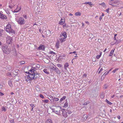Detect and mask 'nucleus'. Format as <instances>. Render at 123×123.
<instances>
[{
	"mask_svg": "<svg viewBox=\"0 0 123 123\" xmlns=\"http://www.w3.org/2000/svg\"><path fill=\"white\" fill-rule=\"evenodd\" d=\"M36 10L38 13H40L41 12H43V10H42V8H37Z\"/></svg>",
	"mask_w": 123,
	"mask_h": 123,
	"instance_id": "15",
	"label": "nucleus"
},
{
	"mask_svg": "<svg viewBox=\"0 0 123 123\" xmlns=\"http://www.w3.org/2000/svg\"><path fill=\"white\" fill-rule=\"evenodd\" d=\"M0 18L3 19H5L7 18L6 16L0 12Z\"/></svg>",
	"mask_w": 123,
	"mask_h": 123,
	"instance_id": "8",
	"label": "nucleus"
},
{
	"mask_svg": "<svg viewBox=\"0 0 123 123\" xmlns=\"http://www.w3.org/2000/svg\"><path fill=\"white\" fill-rule=\"evenodd\" d=\"M56 67L55 66L54 67L53 66L52 67L51 69L53 70L54 71L55 69V67Z\"/></svg>",
	"mask_w": 123,
	"mask_h": 123,
	"instance_id": "51",
	"label": "nucleus"
},
{
	"mask_svg": "<svg viewBox=\"0 0 123 123\" xmlns=\"http://www.w3.org/2000/svg\"><path fill=\"white\" fill-rule=\"evenodd\" d=\"M109 4L113 7H118L120 4L118 0L115 1L113 2H110Z\"/></svg>",
	"mask_w": 123,
	"mask_h": 123,
	"instance_id": "4",
	"label": "nucleus"
},
{
	"mask_svg": "<svg viewBox=\"0 0 123 123\" xmlns=\"http://www.w3.org/2000/svg\"><path fill=\"white\" fill-rule=\"evenodd\" d=\"M15 20L18 22V23L20 25H24L25 23V21L23 18H16Z\"/></svg>",
	"mask_w": 123,
	"mask_h": 123,
	"instance_id": "3",
	"label": "nucleus"
},
{
	"mask_svg": "<svg viewBox=\"0 0 123 123\" xmlns=\"http://www.w3.org/2000/svg\"><path fill=\"white\" fill-rule=\"evenodd\" d=\"M54 71L56 72L57 74H59L60 73V70L56 67H55V68Z\"/></svg>",
	"mask_w": 123,
	"mask_h": 123,
	"instance_id": "12",
	"label": "nucleus"
},
{
	"mask_svg": "<svg viewBox=\"0 0 123 123\" xmlns=\"http://www.w3.org/2000/svg\"><path fill=\"white\" fill-rule=\"evenodd\" d=\"M7 75L10 76V75H11V74L9 72L7 74Z\"/></svg>",
	"mask_w": 123,
	"mask_h": 123,
	"instance_id": "56",
	"label": "nucleus"
},
{
	"mask_svg": "<svg viewBox=\"0 0 123 123\" xmlns=\"http://www.w3.org/2000/svg\"><path fill=\"white\" fill-rule=\"evenodd\" d=\"M115 50V49H114L113 50H112L110 52V54L109 55V56H111L113 54V53L114 52V50Z\"/></svg>",
	"mask_w": 123,
	"mask_h": 123,
	"instance_id": "18",
	"label": "nucleus"
},
{
	"mask_svg": "<svg viewBox=\"0 0 123 123\" xmlns=\"http://www.w3.org/2000/svg\"><path fill=\"white\" fill-rule=\"evenodd\" d=\"M35 70L31 68L28 72L29 75L27 76V78L29 79L30 80H32L35 78Z\"/></svg>",
	"mask_w": 123,
	"mask_h": 123,
	"instance_id": "1",
	"label": "nucleus"
},
{
	"mask_svg": "<svg viewBox=\"0 0 123 123\" xmlns=\"http://www.w3.org/2000/svg\"><path fill=\"white\" fill-rule=\"evenodd\" d=\"M109 73V72L106 71L104 74L105 76H106V75H107Z\"/></svg>",
	"mask_w": 123,
	"mask_h": 123,
	"instance_id": "44",
	"label": "nucleus"
},
{
	"mask_svg": "<svg viewBox=\"0 0 123 123\" xmlns=\"http://www.w3.org/2000/svg\"><path fill=\"white\" fill-rule=\"evenodd\" d=\"M109 8H108L106 10V12H107L108 13H109Z\"/></svg>",
	"mask_w": 123,
	"mask_h": 123,
	"instance_id": "54",
	"label": "nucleus"
},
{
	"mask_svg": "<svg viewBox=\"0 0 123 123\" xmlns=\"http://www.w3.org/2000/svg\"><path fill=\"white\" fill-rule=\"evenodd\" d=\"M105 101L108 104L111 105L112 104V103L110 102L109 100H108L107 99H106L105 100Z\"/></svg>",
	"mask_w": 123,
	"mask_h": 123,
	"instance_id": "28",
	"label": "nucleus"
},
{
	"mask_svg": "<svg viewBox=\"0 0 123 123\" xmlns=\"http://www.w3.org/2000/svg\"><path fill=\"white\" fill-rule=\"evenodd\" d=\"M9 33H14V31L11 28L10 29V31L9 32Z\"/></svg>",
	"mask_w": 123,
	"mask_h": 123,
	"instance_id": "33",
	"label": "nucleus"
},
{
	"mask_svg": "<svg viewBox=\"0 0 123 123\" xmlns=\"http://www.w3.org/2000/svg\"><path fill=\"white\" fill-rule=\"evenodd\" d=\"M61 111H62L61 110H59L58 111H55V112L58 115H61Z\"/></svg>",
	"mask_w": 123,
	"mask_h": 123,
	"instance_id": "17",
	"label": "nucleus"
},
{
	"mask_svg": "<svg viewBox=\"0 0 123 123\" xmlns=\"http://www.w3.org/2000/svg\"><path fill=\"white\" fill-rule=\"evenodd\" d=\"M49 97L50 98H49V99L50 100H53V98L52 96H49Z\"/></svg>",
	"mask_w": 123,
	"mask_h": 123,
	"instance_id": "47",
	"label": "nucleus"
},
{
	"mask_svg": "<svg viewBox=\"0 0 123 123\" xmlns=\"http://www.w3.org/2000/svg\"><path fill=\"white\" fill-rule=\"evenodd\" d=\"M2 49L3 53L6 54H8L10 52L11 49L8 48V46L6 45L2 46Z\"/></svg>",
	"mask_w": 123,
	"mask_h": 123,
	"instance_id": "2",
	"label": "nucleus"
},
{
	"mask_svg": "<svg viewBox=\"0 0 123 123\" xmlns=\"http://www.w3.org/2000/svg\"><path fill=\"white\" fill-rule=\"evenodd\" d=\"M66 98L65 96H64L62 97L61 98L60 100V102H61L62 101L64 100Z\"/></svg>",
	"mask_w": 123,
	"mask_h": 123,
	"instance_id": "21",
	"label": "nucleus"
},
{
	"mask_svg": "<svg viewBox=\"0 0 123 123\" xmlns=\"http://www.w3.org/2000/svg\"><path fill=\"white\" fill-rule=\"evenodd\" d=\"M15 8H13V9L12 10V11L14 12H18L21 10V8H16L15 9Z\"/></svg>",
	"mask_w": 123,
	"mask_h": 123,
	"instance_id": "10",
	"label": "nucleus"
},
{
	"mask_svg": "<svg viewBox=\"0 0 123 123\" xmlns=\"http://www.w3.org/2000/svg\"><path fill=\"white\" fill-rule=\"evenodd\" d=\"M103 70V68H101V69L99 71V72L98 73V74H99L100 73V72L101 71H102Z\"/></svg>",
	"mask_w": 123,
	"mask_h": 123,
	"instance_id": "55",
	"label": "nucleus"
},
{
	"mask_svg": "<svg viewBox=\"0 0 123 123\" xmlns=\"http://www.w3.org/2000/svg\"><path fill=\"white\" fill-rule=\"evenodd\" d=\"M46 123H52L51 120L50 119H48L46 122Z\"/></svg>",
	"mask_w": 123,
	"mask_h": 123,
	"instance_id": "30",
	"label": "nucleus"
},
{
	"mask_svg": "<svg viewBox=\"0 0 123 123\" xmlns=\"http://www.w3.org/2000/svg\"><path fill=\"white\" fill-rule=\"evenodd\" d=\"M62 111L61 112V113L62 114V116L65 117H67L68 115L67 111L65 109H63L62 110Z\"/></svg>",
	"mask_w": 123,
	"mask_h": 123,
	"instance_id": "6",
	"label": "nucleus"
},
{
	"mask_svg": "<svg viewBox=\"0 0 123 123\" xmlns=\"http://www.w3.org/2000/svg\"><path fill=\"white\" fill-rule=\"evenodd\" d=\"M117 35V34H115L114 35V38L115 39H116V38H117L116 37V36Z\"/></svg>",
	"mask_w": 123,
	"mask_h": 123,
	"instance_id": "61",
	"label": "nucleus"
},
{
	"mask_svg": "<svg viewBox=\"0 0 123 123\" xmlns=\"http://www.w3.org/2000/svg\"><path fill=\"white\" fill-rule=\"evenodd\" d=\"M29 79L27 78V77H25V80L26 82H28L29 80H30Z\"/></svg>",
	"mask_w": 123,
	"mask_h": 123,
	"instance_id": "39",
	"label": "nucleus"
},
{
	"mask_svg": "<svg viewBox=\"0 0 123 123\" xmlns=\"http://www.w3.org/2000/svg\"><path fill=\"white\" fill-rule=\"evenodd\" d=\"M24 17L25 18V19L27 18V17L26 15H24Z\"/></svg>",
	"mask_w": 123,
	"mask_h": 123,
	"instance_id": "59",
	"label": "nucleus"
},
{
	"mask_svg": "<svg viewBox=\"0 0 123 123\" xmlns=\"http://www.w3.org/2000/svg\"><path fill=\"white\" fill-rule=\"evenodd\" d=\"M66 26V24H65L63 25V28H65Z\"/></svg>",
	"mask_w": 123,
	"mask_h": 123,
	"instance_id": "62",
	"label": "nucleus"
},
{
	"mask_svg": "<svg viewBox=\"0 0 123 123\" xmlns=\"http://www.w3.org/2000/svg\"><path fill=\"white\" fill-rule=\"evenodd\" d=\"M101 54L99 55H98L96 56V58L97 59H99L101 56Z\"/></svg>",
	"mask_w": 123,
	"mask_h": 123,
	"instance_id": "42",
	"label": "nucleus"
},
{
	"mask_svg": "<svg viewBox=\"0 0 123 123\" xmlns=\"http://www.w3.org/2000/svg\"><path fill=\"white\" fill-rule=\"evenodd\" d=\"M54 100L56 101H58L59 100L58 98H54Z\"/></svg>",
	"mask_w": 123,
	"mask_h": 123,
	"instance_id": "57",
	"label": "nucleus"
},
{
	"mask_svg": "<svg viewBox=\"0 0 123 123\" xmlns=\"http://www.w3.org/2000/svg\"><path fill=\"white\" fill-rule=\"evenodd\" d=\"M25 62L24 61H22L20 63V64L21 65H23V64H25Z\"/></svg>",
	"mask_w": 123,
	"mask_h": 123,
	"instance_id": "49",
	"label": "nucleus"
},
{
	"mask_svg": "<svg viewBox=\"0 0 123 123\" xmlns=\"http://www.w3.org/2000/svg\"><path fill=\"white\" fill-rule=\"evenodd\" d=\"M108 87V86L107 85V84H106L104 85V87L103 88L104 89H105L107 88Z\"/></svg>",
	"mask_w": 123,
	"mask_h": 123,
	"instance_id": "29",
	"label": "nucleus"
},
{
	"mask_svg": "<svg viewBox=\"0 0 123 123\" xmlns=\"http://www.w3.org/2000/svg\"><path fill=\"white\" fill-rule=\"evenodd\" d=\"M99 5L102 6L103 7H105L106 6L105 3H102L100 4H99Z\"/></svg>",
	"mask_w": 123,
	"mask_h": 123,
	"instance_id": "36",
	"label": "nucleus"
},
{
	"mask_svg": "<svg viewBox=\"0 0 123 123\" xmlns=\"http://www.w3.org/2000/svg\"><path fill=\"white\" fill-rule=\"evenodd\" d=\"M3 30L0 29V36H2V33L3 32Z\"/></svg>",
	"mask_w": 123,
	"mask_h": 123,
	"instance_id": "41",
	"label": "nucleus"
},
{
	"mask_svg": "<svg viewBox=\"0 0 123 123\" xmlns=\"http://www.w3.org/2000/svg\"><path fill=\"white\" fill-rule=\"evenodd\" d=\"M40 67V65L37 64L35 66V68H39Z\"/></svg>",
	"mask_w": 123,
	"mask_h": 123,
	"instance_id": "40",
	"label": "nucleus"
},
{
	"mask_svg": "<svg viewBox=\"0 0 123 123\" xmlns=\"http://www.w3.org/2000/svg\"><path fill=\"white\" fill-rule=\"evenodd\" d=\"M66 111H67V113L69 114H71L72 113V112L68 110H66Z\"/></svg>",
	"mask_w": 123,
	"mask_h": 123,
	"instance_id": "38",
	"label": "nucleus"
},
{
	"mask_svg": "<svg viewBox=\"0 0 123 123\" xmlns=\"http://www.w3.org/2000/svg\"><path fill=\"white\" fill-rule=\"evenodd\" d=\"M57 66L59 67H62V65L61 64H57Z\"/></svg>",
	"mask_w": 123,
	"mask_h": 123,
	"instance_id": "50",
	"label": "nucleus"
},
{
	"mask_svg": "<svg viewBox=\"0 0 123 123\" xmlns=\"http://www.w3.org/2000/svg\"><path fill=\"white\" fill-rule=\"evenodd\" d=\"M4 94L3 93H1V92L0 93V95L1 96H3L4 95Z\"/></svg>",
	"mask_w": 123,
	"mask_h": 123,
	"instance_id": "60",
	"label": "nucleus"
},
{
	"mask_svg": "<svg viewBox=\"0 0 123 123\" xmlns=\"http://www.w3.org/2000/svg\"><path fill=\"white\" fill-rule=\"evenodd\" d=\"M105 76L104 75V74L102 76V78H103V79L102 80H103L104 78L105 77Z\"/></svg>",
	"mask_w": 123,
	"mask_h": 123,
	"instance_id": "52",
	"label": "nucleus"
},
{
	"mask_svg": "<svg viewBox=\"0 0 123 123\" xmlns=\"http://www.w3.org/2000/svg\"><path fill=\"white\" fill-rule=\"evenodd\" d=\"M59 42L57 41L56 43V45H55V46L56 48L58 49L59 48Z\"/></svg>",
	"mask_w": 123,
	"mask_h": 123,
	"instance_id": "23",
	"label": "nucleus"
},
{
	"mask_svg": "<svg viewBox=\"0 0 123 123\" xmlns=\"http://www.w3.org/2000/svg\"><path fill=\"white\" fill-rule=\"evenodd\" d=\"M116 41L115 40V41H113V42H112L111 43V44L112 45H113L115 44H116Z\"/></svg>",
	"mask_w": 123,
	"mask_h": 123,
	"instance_id": "43",
	"label": "nucleus"
},
{
	"mask_svg": "<svg viewBox=\"0 0 123 123\" xmlns=\"http://www.w3.org/2000/svg\"><path fill=\"white\" fill-rule=\"evenodd\" d=\"M1 109H2V111H6V110L5 108L4 107H2L1 108Z\"/></svg>",
	"mask_w": 123,
	"mask_h": 123,
	"instance_id": "34",
	"label": "nucleus"
},
{
	"mask_svg": "<svg viewBox=\"0 0 123 123\" xmlns=\"http://www.w3.org/2000/svg\"><path fill=\"white\" fill-rule=\"evenodd\" d=\"M43 71L44 73H46L47 74H49V72L48 71L47 69H44L43 70Z\"/></svg>",
	"mask_w": 123,
	"mask_h": 123,
	"instance_id": "22",
	"label": "nucleus"
},
{
	"mask_svg": "<svg viewBox=\"0 0 123 123\" xmlns=\"http://www.w3.org/2000/svg\"><path fill=\"white\" fill-rule=\"evenodd\" d=\"M88 117L85 114H83L82 116H81L80 117H78L79 119V120H80L81 121H84L86 120L87 119Z\"/></svg>",
	"mask_w": 123,
	"mask_h": 123,
	"instance_id": "5",
	"label": "nucleus"
},
{
	"mask_svg": "<svg viewBox=\"0 0 123 123\" xmlns=\"http://www.w3.org/2000/svg\"><path fill=\"white\" fill-rule=\"evenodd\" d=\"M73 98H74L75 100H76V99L77 98V94H76V92L75 93V92H73L72 94Z\"/></svg>",
	"mask_w": 123,
	"mask_h": 123,
	"instance_id": "9",
	"label": "nucleus"
},
{
	"mask_svg": "<svg viewBox=\"0 0 123 123\" xmlns=\"http://www.w3.org/2000/svg\"><path fill=\"white\" fill-rule=\"evenodd\" d=\"M86 3L88 4L89 5H90V6L91 7H92L91 6V5H93V4L92 3V2H87Z\"/></svg>",
	"mask_w": 123,
	"mask_h": 123,
	"instance_id": "32",
	"label": "nucleus"
},
{
	"mask_svg": "<svg viewBox=\"0 0 123 123\" xmlns=\"http://www.w3.org/2000/svg\"><path fill=\"white\" fill-rule=\"evenodd\" d=\"M117 117L118 118V119H120V116H118Z\"/></svg>",
	"mask_w": 123,
	"mask_h": 123,
	"instance_id": "64",
	"label": "nucleus"
},
{
	"mask_svg": "<svg viewBox=\"0 0 123 123\" xmlns=\"http://www.w3.org/2000/svg\"><path fill=\"white\" fill-rule=\"evenodd\" d=\"M61 34L62 35V36L64 37V39H65L67 38V37L66 34L67 33L66 32H62Z\"/></svg>",
	"mask_w": 123,
	"mask_h": 123,
	"instance_id": "11",
	"label": "nucleus"
},
{
	"mask_svg": "<svg viewBox=\"0 0 123 123\" xmlns=\"http://www.w3.org/2000/svg\"><path fill=\"white\" fill-rule=\"evenodd\" d=\"M69 66V65L68 63H66L64 65V67L66 69Z\"/></svg>",
	"mask_w": 123,
	"mask_h": 123,
	"instance_id": "24",
	"label": "nucleus"
},
{
	"mask_svg": "<svg viewBox=\"0 0 123 123\" xmlns=\"http://www.w3.org/2000/svg\"><path fill=\"white\" fill-rule=\"evenodd\" d=\"M30 105L32 108L31 111H33V108L35 107V106L33 104H31Z\"/></svg>",
	"mask_w": 123,
	"mask_h": 123,
	"instance_id": "26",
	"label": "nucleus"
},
{
	"mask_svg": "<svg viewBox=\"0 0 123 123\" xmlns=\"http://www.w3.org/2000/svg\"><path fill=\"white\" fill-rule=\"evenodd\" d=\"M65 23V20L62 18H61V20L60 21V22L59 23V24L60 25H63Z\"/></svg>",
	"mask_w": 123,
	"mask_h": 123,
	"instance_id": "13",
	"label": "nucleus"
},
{
	"mask_svg": "<svg viewBox=\"0 0 123 123\" xmlns=\"http://www.w3.org/2000/svg\"><path fill=\"white\" fill-rule=\"evenodd\" d=\"M43 45H40L39 47L38 48V49L39 50H41L42 49Z\"/></svg>",
	"mask_w": 123,
	"mask_h": 123,
	"instance_id": "35",
	"label": "nucleus"
},
{
	"mask_svg": "<svg viewBox=\"0 0 123 123\" xmlns=\"http://www.w3.org/2000/svg\"><path fill=\"white\" fill-rule=\"evenodd\" d=\"M76 53V51H74L73 52H70L69 53L70 54H71L73 53Z\"/></svg>",
	"mask_w": 123,
	"mask_h": 123,
	"instance_id": "58",
	"label": "nucleus"
},
{
	"mask_svg": "<svg viewBox=\"0 0 123 123\" xmlns=\"http://www.w3.org/2000/svg\"><path fill=\"white\" fill-rule=\"evenodd\" d=\"M77 60L76 58H74L72 61V63L75 64L76 63Z\"/></svg>",
	"mask_w": 123,
	"mask_h": 123,
	"instance_id": "20",
	"label": "nucleus"
},
{
	"mask_svg": "<svg viewBox=\"0 0 123 123\" xmlns=\"http://www.w3.org/2000/svg\"><path fill=\"white\" fill-rule=\"evenodd\" d=\"M35 72V78H39L40 77V76H39V73H35V71H34Z\"/></svg>",
	"mask_w": 123,
	"mask_h": 123,
	"instance_id": "14",
	"label": "nucleus"
},
{
	"mask_svg": "<svg viewBox=\"0 0 123 123\" xmlns=\"http://www.w3.org/2000/svg\"><path fill=\"white\" fill-rule=\"evenodd\" d=\"M119 69V68H116V69H115L114 70L112 71V72H113V73H115L116 72V71L118 70Z\"/></svg>",
	"mask_w": 123,
	"mask_h": 123,
	"instance_id": "31",
	"label": "nucleus"
},
{
	"mask_svg": "<svg viewBox=\"0 0 123 123\" xmlns=\"http://www.w3.org/2000/svg\"><path fill=\"white\" fill-rule=\"evenodd\" d=\"M8 84L10 86V87H12V82L11 81H9L8 82Z\"/></svg>",
	"mask_w": 123,
	"mask_h": 123,
	"instance_id": "25",
	"label": "nucleus"
},
{
	"mask_svg": "<svg viewBox=\"0 0 123 123\" xmlns=\"http://www.w3.org/2000/svg\"><path fill=\"white\" fill-rule=\"evenodd\" d=\"M11 28V27H10V26H9V27H8V26H7L6 29V32L9 33V32L10 31V30Z\"/></svg>",
	"mask_w": 123,
	"mask_h": 123,
	"instance_id": "19",
	"label": "nucleus"
},
{
	"mask_svg": "<svg viewBox=\"0 0 123 123\" xmlns=\"http://www.w3.org/2000/svg\"><path fill=\"white\" fill-rule=\"evenodd\" d=\"M81 15V13L80 12H77V16H80Z\"/></svg>",
	"mask_w": 123,
	"mask_h": 123,
	"instance_id": "53",
	"label": "nucleus"
},
{
	"mask_svg": "<svg viewBox=\"0 0 123 123\" xmlns=\"http://www.w3.org/2000/svg\"><path fill=\"white\" fill-rule=\"evenodd\" d=\"M116 39H114V40L116 41L115 43H116V44H117L120 42L121 40L120 39H118L117 37Z\"/></svg>",
	"mask_w": 123,
	"mask_h": 123,
	"instance_id": "16",
	"label": "nucleus"
},
{
	"mask_svg": "<svg viewBox=\"0 0 123 123\" xmlns=\"http://www.w3.org/2000/svg\"><path fill=\"white\" fill-rule=\"evenodd\" d=\"M68 106V104L67 103H65L64 104V107H66Z\"/></svg>",
	"mask_w": 123,
	"mask_h": 123,
	"instance_id": "48",
	"label": "nucleus"
},
{
	"mask_svg": "<svg viewBox=\"0 0 123 123\" xmlns=\"http://www.w3.org/2000/svg\"><path fill=\"white\" fill-rule=\"evenodd\" d=\"M63 38H62L60 39L61 43H62L65 41V40Z\"/></svg>",
	"mask_w": 123,
	"mask_h": 123,
	"instance_id": "27",
	"label": "nucleus"
},
{
	"mask_svg": "<svg viewBox=\"0 0 123 123\" xmlns=\"http://www.w3.org/2000/svg\"><path fill=\"white\" fill-rule=\"evenodd\" d=\"M42 101L44 103H48L49 101L48 100H43Z\"/></svg>",
	"mask_w": 123,
	"mask_h": 123,
	"instance_id": "37",
	"label": "nucleus"
},
{
	"mask_svg": "<svg viewBox=\"0 0 123 123\" xmlns=\"http://www.w3.org/2000/svg\"><path fill=\"white\" fill-rule=\"evenodd\" d=\"M40 97L43 99L44 98V96L42 94H40Z\"/></svg>",
	"mask_w": 123,
	"mask_h": 123,
	"instance_id": "46",
	"label": "nucleus"
},
{
	"mask_svg": "<svg viewBox=\"0 0 123 123\" xmlns=\"http://www.w3.org/2000/svg\"><path fill=\"white\" fill-rule=\"evenodd\" d=\"M49 53L52 54H55V53L52 51H50L49 52Z\"/></svg>",
	"mask_w": 123,
	"mask_h": 123,
	"instance_id": "45",
	"label": "nucleus"
},
{
	"mask_svg": "<svg viewBox=\"0 0 123 123\" xmlns=\"http://www.w3.org/2000/svg\"><path fill=\"white\" fill-rule=\"evenodd\" d=\"M12 38L11 37L7 36L6 38V41L7 43L8 44H11L12 42Z\"/></svg>",
	"mask_w": 123,
	"mask_h": 123,
	"instance_id": "7",
	"label": "nucleus"
},
{
	"mask_svg": "<svg viewBox=\"0 0 123 123\" xmlns=\"http://www.w3.org/2000/svg\"><path fill=\"white\" fill-rule=\"evenodd\" d=\"M52 110L53 111V112H55V109L54 108H52Z\"/></svg>",
	"mask_w": 123,
	"mask_h": 123,
	"instance_id": "63",
	"label": "nucleus"
}]
</instances>
